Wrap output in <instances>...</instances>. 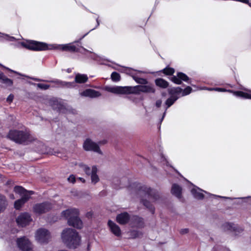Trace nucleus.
Masks as SVG:
<instances>
[{
	"label": "nucleus",
	"instance_id": "nucleus-46",
	"mask_svg": "<svg viewBox=\"0 0 251 251\" xmlns=\"http://www.w3.org/2000/svg\"><path fill=\"white\" fill-rule=\"evenodd\" d=\"M106 143H107L106 140H101V141H100L98 142V143L97 144L99 145V146H100V145H104V144H105Z\"/></svg>",
	"mask_w": 251,
	"mask_h": 251
},
{
	"label": "nucleus",
	"instance_id": "nucleus-45",
	"mask_svg": "<svg viewBox=\"0 0 251 251\" xmlns=\"http://www.w3.org/2000/svg\"><path fill=\"white\" fill-rule=\"evenodd\" d=\"M162 103V100H158L156 101L155 105L157 107H159L161 106Z\"/></svg>",
	"mask_w": 251,
	"mask_h": 251
},
{
	"label": "nucleus",
	"instance_id": "nucleus-19",
	"mask_svg": "<svg viewBox=\"0 0 251 251\" xmlns=\"http://www.w3.org/2000/svg\"><path fill=\"white\" fill-rule=\"evenodd\" d=\"M130 224L132 226L141 227L143 226V219L137 216H133L131 218Z\"/></svg>",
	"mask_w": 251,
	"mask_h": 251
},
{
	"label": "nucleus",
	"instance_id": "nucleus-38",
	"mask_svg": "<svg viewBox=\"0 0 251 251\" xmlns=\"http://www.w3.org/2000/svg\"><path fill=\"white\" fill-rule=\"evenodd\" d=\"M37 85L38 88L43 90H47L50 87L49 85L43 83H38Z\"/></svg>",
	"mask_w": 251,
	"mask_h": 251
},
{
	"label": "nucleus",
	"instance_id": "nucleus-20",
	"mask_svg": "<svg viewBox=\"0 0 251 251\" xmlns=\"http://www.w3.org/2000/svg\"><path fill=\"white\" fill-rule=\"evenodd\" d=\"M202 191H203L202 190L195 187L191 190V193L195 198L201 200L204 198V195L201 193Z\"/></svg>",
	"mask_w": 251,
	"mask_h": 251
},
{
	"label": "nucleus",
	"instance_id": "nucleus-15",
	"mask_svg": "<svg viewBox=\"0 0 251 251\" xmlns=\"http://www.w3.org/2000/svg\"><path fill=\"white\" fill-rule=\"evenodd\" d=\"M80 95L83 97L96 98L101 96V93L93 89H87L80 93Z\"/></svg>",
	"mask_w": 251,
	"mask_h": 251
},
{
	"label": "nucleus",
	"instance_id": "nucleus-48",
	"mask_svg": "<svg viewBox=\"0 0 251 251\" xmlns=\"http://www.w3.org/2000/svg\"><path fill=\"white\" fill-rule=\"evenodd\" d=\"M92 213L91 212L87 213L86 214V216L88 217H90L92 216Z\"/></svg>",
	"mask_w": 251,
	"mask_h": 251
},
{
	"label": "nucleus",
	"instance_id": "nucleus-30",
	"mask_svg": "<svg viewBox=\"0 0 251 251\" xmlns=\"http://www.w3.org/2000/svg\"><path fill=\"white\" fill-rule=\"evenodd\" d=\"M223 229L225 231L235 230L234 225L231 223H225L223 226Z\"/></svg>",
	"mask_w": 251,
	"mask_h": 251
},
{
	"label": "nucleus",
	"instance_id": "nucleus-54",
	"mask_svg": "<svg viewBox=\"0 0 251 251\" xmlns=\"http://www.w3.org/2000/svg\"><path fill=\"white\" fill-rule=\"evenodd\" d=\"M10 197H11V198H12V199H14V197L13 195H10Z\"/></svg>",
	"mask_w": 251,
	"mask_h": 251
},
{
	"label": "nucleus",
	"instance_id": "nucleus-40",
	"mask_svg": "<svg viewBox=\"0 0 251 251\" xmlns=\"http://www.w3.org/2000/svg\"><path fill=\"white\" fill-rule=\"evenodd\" d=\"M14 96L12 94H10L7 97L6 100L7 102H11L13 100Z\"/></svg>",
	"mask_w": 251,
	"mask_h": 251
},
{
	"label": "nucleus",
	"instance_id": "nucleus-10",
	"mask_svg": "<svg viewBox=\"0 0 251 251\" xmlns=\"http://www.w3.org/2000/svg\"><path fill=\"white\" fill-rule=\"evenodd\" d=\"M17 244L20 249L23 251H29L32 249L31 242L25 237L18 238Z\"/></svg>",
	"mask_w": 251,
	"mask_h": 251
},
{
	"label": "nucleus",
	"instance_id": "nucleus-33",
	"mask_svg": "<svg viewBox=\"0 0 251 251\" xmlns=\"http://www.w3.org/2000/svg\"><path fill=\"white\" fill-rule=\"evenodd\" d=\"M133 79L135 80V81L137 83L141 84L144 85V84H148V82L147 80V79H146L145 78L134 76Z\"/></svg>",
	"mask_w": 251,
	"mask_h": 251
},
{
	"label": "nucleus",
	"instance_id": "nucleus-23",
	"mask_svg": "<svg viewBox=\"0 0 251 251\" xmlns=\"http://www.w3.org/2000/svg\"><path fill=\"white\" fill-rule=\"evenodd\" d=\"M88 80L87 75L84 74H77L75 77V82L78 83H85Z\"/></svg>",
	"mask_w": 251,
	"mask_h": 251
},
{
	"label": "nucleus",
	"instance_id": "nucleus-12",
	"mask_svg": "<svg viewBox=\"0 0 251 251\" xmlns=\"http://www.w3.org/2000/svg\"><path fill=\"white\" fill-rule=\"evenodd\" d=\"M58 49L63 51L79 52L83 54L84 53L82 50H80L79 48H77L76 46L72 43L59 45Z\"/></svg>",
	"mask_w": 251,
	"mask_h": 251
},
{
	"label": "nucleus",
	"instance_id": "nucleus-4",
	"mask_svg": "<svg viewBox=\"0 0 251 251\" xmlns=\"http://www.w3.org/2000/svg\"><path fill=\"white\" fill-rule=\"evenodd\" d=\"M14 192L19 194L21 198L15 201L14 207L16 209H19L34 194L32 191H27L22 186H16L14 189Z\"/></svg>",
	"mask_w": 251,
	"mask_h": 251
},
{
	"label": "nucleus",
	"instance_id": "nucleus-34",
	"mask_svg": "<svg viewBox=\"0 0 251 251\" xmlns=\"http://www.w3.org/2000/svg\"><path fill=\"white\" fill-rule=\"evenodd\" d=\"M163 72L167 75H172L175 72V70L172 68H166L163 70Z\"/></svg>",
	"mask_w": 251,
	"mask_h": 251
},
{
	"label": "nucleus",
	"instance_id": "nucleus-29",
	"mask_svg": "<svg viewBox=\"0 0 251 251\" xmlns=\"http://www.w3.org/2000/svg\"><path fill=\"white\" fill-rule=\"evenodd\" d=\"M6 204L7 203L5 197L0 195V212L5 208Z\"/></svg>",
	"mask_w": 251,
	"mask_h": 251
},
{
	"label": "nucleus",
	"instance_id": "nucleus-24",
	"mask_svg": "<svg viewBox=\"0 0 251 251\" xmlns=\"http://www.w3.org/2000/svg\"><path fill=\"white\" fill-rule=\"evenodd\" d=\"M155 83L157 86L162 88H166L169 86L168 82L161 78L156 79L155 80Z\"/></svg>",
	"mask_w": 251,
	"mask_h": 251
},
{
	"label": "nucleus",
	"instance_id": "nucleus-17",
	"mask_svg": "<svg viewBox=\"0 0 251 251\" xmlns=\"http://www.w3.org/2000/svg\"><path fill=\"white\" fill-rule=\"evenodd\" d=\"M108 226L111 231L116 236H120L121 234V231L119 226L111 221L108 222Z\"/></svg>",
	"mask_w": 251,
	"mask_h": 251
},
{
	"label": "nucleus",
	"instance_id": "nucleus-35",
	"mask_svg": "<svg viewBox=\"0 0 251 251\" xmlns=\"http://www.w3.org/2000/svg\"><path fill=\"white\" fill-rule=\"evenodd\" d=\"M111 79L114 81H118L120 80V75L116 72H113L111 75Z\"/></svg>",
	"mask_w": 251,
	"mask_h": 251
},
{
	"label": "nucleus",
	"instance_id": "nucleus-28",
	"mask_svg": "<svg viewBox=\"0 0 251 251\" xmlns=\"http://www.w3.org/2000/svg\"><path fill=\"white\" fill-rule=\"evenodd\" d=\"M178 97L177 96H171V97L168 98L166 102L165 103L167 106V108L170 107L171 106H172L174 102L178 99Z\"/></svg>",
	"mask_w": 251,
	"mask_h": 251
},
{
	"label": "nucleus",
	"instance_id": "nucleus-8",
	"mask_svg": "<svg viewBox=\"0 0 251 251\" xmlns=\"http://www.w3.org/2000/svg\"><path fill=\"white\" fill-rule=\"evenodd\" d=\"M83 147L86 151H93L100 154H102V152L100 150L99 145L90 139H87L84 141Z\"/></svg>",
	"mask_w": 251,
	"mask_h": 251
},
{
	"label": "nucleus",
	"instance_id": "nucleus-1",
	"mask_svg": "<svg viewBox=\"0 0 251 251\" xmlns=\"http://www.w3.org/2000/svg\"><path fill=\"white\" fill-rule=\"evenodd\" d=\"M104 89L109 92L115 94H139L140 92L154 93L155 89L152 84H144L135 86H106Z\"/></svg>",
	"mask_w": 251,
	"mask_h": 251
},
{
	"label": "nucleus",
	"instance_id": "nucleus-49",
	"mask_svg": "<svg viewBox=\"0 0 251 251\" xmlns=\"http://www.w3.org/2000/svg\"><path fill=\"white\" fill-rule=\"evenodd\" d=\"M81 48L82 49V50H83V51H87V52H91V51H89L88 50H87L86 49L84 48L83 47H81Z\"/></svg>",
	"mask_w": 251,
	"mask_h": 251
},
{
	"label": "nucleus",
	"instance_id": "nucleus-55",
	"mask_svg": "<svg viewBox=\"0 0 251 251\" xmlns=\"http://www.w3.org/2000/svg\"><path fill=\"white\" fill-rule=\"evenodd\" d=\"M67 72L68 73H70L71 72V70L70 69H68L67 70Z\"/></svg>",
	"mask_w": 251,
	"mask_h": 251
},
{
	"label": "nucleus",
	"instance_id": "nucleus-26",
	"mask_svg": "<svg viewBox=\"0 0 251 251\" xmlns=\"http://www.w3.org/2000/svg\"><path fill=\"white\" fill-rule=\"evenodd\" d=\"M98 170L95 166H93V173L91 175L92 182L94 184H96L99 181V178L98 176L97 175Z\"/></svg>",
	"mask_w": 251,
	"mask_h": 251
},
{
	"label": "nucleus",
	"instance_id": "nucleus-14",
	"mask_svg": "<svg viewBox=\"0 0 251 251\" xmlns=\"http://www.w3.org/2000/svg\"><path fill=\"white\" fill-rule=\"evenodd\" d=\"M131 218L127 212H123L117 216L116 220L120 224L125 225L131 221Z\"/></svg>",
	"mask_w": 251,
	"mask_h": 251
},
{
	"label": "nucleus",
	"instance_id": "nucleus-21",
	"mask_svg": "<svg viewBox=\"0 0 251 251\" xmlns=\"http://www.w3.org/2000/svg\"><path fill=\"white\" fill-rule=\"evenodd\" d=\"M0 82L6 86H11L13 84L12 80L7 77L4 74L0 71Z\"/></svg>",
	"mask_w": 251,
	"mask_h": 251
},
{
	"label": "nucleus",
	"instance_id": "nucleus-47",
	"mask_svg": "<svg viewBox=\"0 0 251 251\" xmlns=\"http://www.w3.org/2000/svg\"><path fill=\"white\" fill-rule=\"evenodd\" d=\"M31 79L33 80H35V81H43V80H41L39 78H34V77H31L30 78Z\"/></svg>",
	"mask_w": 251,
	"mask_h": 251
},
{
	"label": "nucleus",
	"instance_id": "nucleus-36",
	"mask_svg": "<svg viewBox=\"0 0 251 251\" xmlns=\"http://www.w3.org/2000/svg\"><path fill=\"white\" fill-rule=\"evenodd\" d=\"M192 90V89L190 86H187L186 88H185L183 90H182V96H184L189 94Z\"/></svg>",
	"mask_w": 251,
	"mask_h": 251
},
{
	"label": "nucleus",
	"instance_id": "nucleus-27",
	"mask_svg": "<svg viewBox=\"0 0 251 251\" xmlns=\"http://www.w3.org/2000/svg\"><path fill=\"white\" fill-rule=\"evenodd\" d=\"M79 166L82 168L86 175L90 176L91 175L93 172V166L92 168L83 164H80Z\"/></svg>",
	"mask_w": 251,
	"mask_h": 251
},
{
	"label": "nucleus",
	"instance_id": "nucleus-13",
	"mask_svg": "<svg viewBox=\"0 0 251 251\" xmlns=\"http://www.w3.org/2000/svg\"><path fill=\"white\" fill-rule=\"evenodd\" d=\"M146 197L152 202L156 201L159 198L158 193L150 188H147Z\"/></svg>",
	"mask_w": 251,
	"mask_h": 251
},
{
	"label": "nucleus",
	"instance_id": "nucleus-22",
	"mask_svg": "<svg viewBox=\"0 0 251 251\" xmlns=\"http://www.w3.org/2000/svg\"><path fill=\"white\" fill-rule=\"evenodd\" d=\"M171 192L172 194L179 198L181 197V188L178 185L174 184L172 185Z\"/></svg>",
	"mask_w": 251,
	"mask_h": 251
},
{
	"label": "nucleus",
	"instance_id": "nucleus-6",
	"mask_svg": "<svg viewBox=\"0 0 251 251\" xmlns=\"http://www.w3.org/2000/svg\"><path fill=\"white\" fill-rule=\"evenodd\" d=\"M21 45L30 50L35 51L44 50L48 49L47 44L43 43L37 42L35 41H28L25 42H23L21 43Z\"/></svg>",
	"mask_w": 251,
	"mask_h": 251
},
{
	"label": "nucleus",
	"instance_id": "nucleus-31",
	"mask_svg": "<svg viewBox=\"0 0 251 251\" xmlns=\"http://www.w3.org/2000/svg\"><path fill=\"white\" fill-rule=\"evenodd\" d=\"M177 77L180 78V79L181 80H183L184 81L187 82L189 84H191V82L189 81V80H190L189 77L185 74L181 72L178 73Z\"/></svg>",
	"mask_w": 251,
	"mask_h": 251
},
{
	"label": "nucleus",
	"instance_id": "nucleus-56",
	"mask_svg": "<svg viewBox=\"0 0 251 251\" xmlns=\"http://www.w3.org/2000/svg\"><path fill=\"white\" fill-rule=\"evenodd\" d=\"M79 179H80L81 180H82V179H83V181H84V180L83 178H79Z\"/></svg>",
	"mask_w": 251,
	"mask_h": 251
},
{
	"label": "nucleus",
	"instance_id": "nucleus-18",
	"mask_svg": "<svg viewBox=\"0 0 251 251\" xmlns=\"http://www.w3.org/2000/svg\"><path fill=\"white\" fill-rule=\"evenodd\" d=\"M50 82L54 83L61 87L72 88L74 86V82H66L59 79L51 80Z\"/></svg>",
	"mask_w": 251,
	"mask_h": 251
},
{
	"label": "nucleus",
	"instance_id": "nucleus-25",
	"mask_svg": "<svg viewBox=\"0 0 251 251\" xmlns=\"http://www.w3.org/2000/svg\"><path fill=\"white\" fill-rule=\"evenodd\" d=\"M169 94L172 96H176L177 95H179L182 92V89L179 87H174L169 88L168 90Z\"/></svg>",
	"mask_w": 251,
	"mask_h": 251
},
{
	"label": "nucleus",
	"instance_id": "nucleus-7",
	"mask_svg": "<svg viewBox=\"0 0 251 251\" xmlns=\"http://www.w3.org/2000/svg\"><path fill=\"white\" fill-rule=\"evenodd\" d=\"M35 237L36 240L40 243H47L50 239L51 235L48 230L41 228L36 231Z\"/></svg>",
	"mask_w": 251,
	"mask_h": 251
},
{
	"label": "nucleus",
	"instance_id": "nucleus-39",
	"mask_svg": "<svg viewBox=\"0 0 251 251\" xmlns=\"http://www.w3.org/2000/svg\"><path fill=\"white\" fill-rule=\"evenodd\" d=\"M68 180L69 181L74 183L75 181V177L74 175H71L68 178Z\"/></svg>",
	"mask_w": 251,
	"mask_h": 251
},
{
	"label": "nucleus",
	"instance_id": "nucleus-42",
	"mask_svg": "<svg viewBox=\"0 0 251 251\" xmlns=\"http://www.w3.org/2000/svg\"><path fill=\"white\" fill-rule=\"evenodd\" d=\"M238 1L242 2L248 4L251 7V3L249 2V0H237Z\"/></svg>",
	"mask_w": 251,
	"mask_h": 251
},
{
	"label": "nucleus",
	"instance_id": "nucleus-50",
	"mask_svg": "<svg viewBox=\"0 0 251 251\" xmlns=\"http://www.w3.org/2000/svg\"><path fill=\"white\" fill-rule=\"evenodd\" d=\"M96 21H97V27H98L100 25V22H99L98 18L97 19Z\"/></svg>",
	"mask_w": 251,
	"mask_h": 251
},
{
	"label": "nucleus",
	"instance_id": "nucleus-32",
	"mask_svg": "<svg viewBox=\"0 0 251 251\" xmlns=\"http://www.w3.org/2000/svg\"><path fill=\"white\" fill-rule=\"evenodd\" d=\"M143 204L148 208L150 209V210L151 211L152 213H153L154 209L153 207H152L151 204L150 202L146 200H142Z\"/></svg>",
	"mask_w": 251,
	"mask_h": 251
},
{
	"label": "nucleus",
	"instance_id": "nucleus-2",
	"mask_svg": "<svg viewBox=\"0 0 251 251\" xmlns=\"http://www.w3.org/2000/svg\"><path fill=\"white\" fill-rule=\"evenodd\" d=\"M63 243L69 249H75L80 245V237L78 232L71 228L64 229L61 233Z\"/></svg>",
	"mask_w": 251,
	"mask_h": 251
},
{
	"label": "nucleus",
	"instance_id": "nucleus-51",
	"mask_svg": "<svg viewBox=\"0 0 251 251\" xmlns=\"http://www.w3.org/2000/svg\"><path fill=\"white\" fill-rule=\"evenodd\" d=\"M165 114H166V112H165L163 114V117L161 119V121L163 120V118H164Z\"/></svg>",
	"mask_w": 251,
	"mask_h": 251
},
{
	"label": "nucleus",
	"instance_id": "nucleus-41",
	"mask_svg": "<svg viewBox=\"0 0 251 251\" xmlns=\"http://www.w3.org/2000/svg\"><path fill=\"white\" fill-rule=\"evenodd\" d=\"M189 232L188 228H183L180 230V233L181 234H185Z\"/></svg>",
	"mask_w": 251,
	"mask_h": 251
},
{
	"label": "nucleus",
	"instance_id": "nucleus-53",
	"mask_svg": "<svg viewBox=\"0 0 251 251\" xmlns=\"http://www.w3.org/2000/svg\"><path fill=\"white\" fill-rule=\"evenodd\" d=\"M10 39H10V40H11V41H13V40H15V38H14V37H10Z\"/></svg>",
	"mask_w": 251,
	"mask_h": 251
},
{
	"label": "nucleus",
	"instance_id": "nucleus-43",
	"mask_svg": "<svg viewBox=\"0 0 251 251\" xmlns=\"http://www.w3.org/2000/svg\"><path fill=\"white\" fill-rule=\"evenodd\" d=\"M214 90L218 91V92H226V91L228 92V90H226L225 89L221 88H216L214 89Z\"/></svg>",
	"mask_w": 251,
	"mask_h": 251
},
{
	"label": "nucleus",
	"instance_id": "nucleus-16",
	"mask_svg": "<svg viewBox=\"0 0 251 251\" xmlns=\"http://www.w3.org/2000/svg\"><path fill=\"white\" fill-rule=\"evenodd\" d=\"M244 90L247 91V92H244L242 91H233L230 90H229L228 91L230 93H232L237 97L251 99V90H246V89H244Z\"/></svg>",
	"mask_w": 251,
	"mask_h": 251
},
{
	"label": "nucleus",
	"instance_id": "nucleus-3",
	"mask_svg": "<svg viewBox=\"0 0 251 251\" xmlns=\"http://www.w3.org/2000/svg\"><path fill=\"white\" fill-rule=\"evenodd\" d=\"M62 216L68 220L69 226H73L77 228H81L82 226V222L78 218V211L75 208H71L64 210L61 213Z\"/></svg>",
	"mask_w": 251,
	"mask_h": 251
},
{
	"label": "nucleus",
	"instance_id": "nucleus-37",
	"mask_svg": "<svg viewBox=\"0 0 251 251\" xmlns=\"http://www.w3.org/2000/svg\"><path fill=\"white\" fill-rule=\"evenodd\" d=\"M172 81L177 84H181V80L180 79V78L177 77V76H173L171 79Z\"/></svg>",
	"mask_w": 251,
	"mask_h": 251
},
{
	"label": "nucleus",
	"instance_id": "nucleus-52",
	"mask_svg": "<svg viewBox=\"0 0 251 251\" xmlns=\"http://www.w3.org/2000/svg\"><path fill=\"white\" fill-rule=\"evenodd\" d=\"M214 89L215 88H208V89H207V90H208L209 91H212V90H214Z\"/></svg>",
	"mask_w": 251,
	"mask_h": 251
},
{
	"label": "nucleus",
	"instance_id": "nucleus-11",
	"mask_svg": "<svg viewBox=\"0 0 251 251\" xmlns=\"http://www.w3.org/2000/svg\"><path fill=\"white\" fill-rule=\"evenodd\" d=\"M31 220L30 215L27 213H24L20 214L16 219L18 225L22 227L29 224Z\"/></svg>",
	"mask_w": 251,
	"mask_h": 251
},
{
	"label": "nucleus",
	"instance_id": "nucleus-5",
	"mask_svg": "<svg viewBox=\"0 0 251 251\" xmlns=\"http://www.w3.org/2000/svg\"><path fill=\"white\" fill-rule=\"evenodd\" d=\"M8 137L18 144H24L31 141L30 134L26 130H11Z\"/></svg>",
	"mask_w": 251,
	"mask_h": 251
},
{
	"label": "nucleus",
	"instance_id": "nucleus-9",
	"mask_svg": "<svg viewBox=\"0 0 251 251\" xmlns=\"http://www.w3.org/2000/svg\"><path fill=\"white\" fill-rule=\"evenodd\" d=\"M52 208L50 203L45 202L37 203L33 206V211L36 214H42L48 212Z\"/></svg>",
	"mask_w": 251,
	"mask_h": 251
},
{
	"label": "nucleus",
	"instance_id": "nucleus-44",
	"mask_svg": "<svg viewBox=\"0 0 251 251\" xmlns=\"http://www.w3.org/2000/svg\"><path fill=\"white\" fill-rule=\"evenodd\" d=\"M0 66H1L2 67H3V68L8 70V71H9L10 72H13V73H14L15 74L21 75L20 74L18 73V72H17L16 71H13V70H11V69H9L8 68H6V67H4V66H3L2 65H1V64H0Z\"/></svg>",
	"mask_w": 251,
	"mask_h": 251
}]
</instances>
